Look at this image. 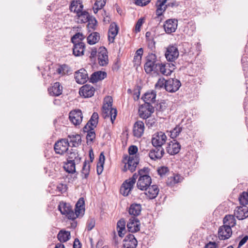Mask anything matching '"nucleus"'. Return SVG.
Masks as SVG:
<instances>
[{"label":"nucleus","mask_w":248,"mask_h":248,"mask_svg":"<svg viewBox=\"0 0 248 248\" xmlns=\"http://www.w3.org/2000/svg\"><path fill=\"white\" fill-rule=\"evenodd\" d=\"M112 99L109 96L106 97L104 100V104L102 107V114L105 118L110 119L112 123L115 121L117 111L116 108H112Z\"/></svg>","instance_id":"obj_1"},{"label":"nucleus","mask_w":248,"mask_h":248,"mask_svg":"<svg viewBox=\"0 0 248 248\" xmlns=\"http://www.w3.org/2000/svg\"><path fill=\"white\" fill-rule=\"evenodd\" d=\"M58 209L62 215L69 219L74 220L78 217V202L75 205V212L69 203L63 201L60 202Z\"/></svg>","instance_id":"obj_2"},{"label":"nucleus","mask_w":248,"mask_h":248,"mask_svg":"<svg viewBox=\"0 0 248 248\" xmlns=\"http://www.w3.org/2000/svg\"><path fill=\"white\" fill-rule=\"evenodd\" d=\"M156 56L155 54H149L146 57V62L144 64V70L147 74H150L153 71L158 72V64Z\"/></svg>","instance_id":"obj_3"},{"label":"nucleus","mask_w":248,"mask_h":248,"mask_svg":"<svg viewBox=\"0 0 248 248\" xmlns=\"http://www.w3.org/2000/svg\"><path fill=\"white\" fill-rule=\"evenodd\" d=\"M123 162L125 164L123 169L124 171L129 170L131 172L134 171L139 163V158L138 155L125 156Z\"/></svg>","instance_id":"obj_4"},{"label":"nucleus","mask_w":248,"mask_h":248,"mask_svg":"<svg viewBox=\"0 0 248 248\" xmlns=\"http://www.w3.org/2000/svg\"><path fill=\"white\" fill-rule=\"evenodd\" d=\"M69 145L68 140L62 139L55 143L54 150L56 154L62 155L68 151Z\"/></svg>","instance_id":"obj_5"},{"label":"nucleus","mask_w":248,"mask_h":248,"mask_svg":"<svg viewBox=\"0 0 248 248\" xmlns=\"http://www.w3.org/2000/svg\"><path fill=\"white\" fill-rule=\"evenodd\" d=\"M167 140V136L163 132H157L154 134L152 139V144L155 147H162Z\"/></svg>","instance_id":"obj_6"},{"label":"nucleus","mask_w":248,"mask_h":248,"mask_svg":"<svg viewBox=\"0 0 248 248\" xmlns=\"http://www.w3.org/2000/svg\"><path fill=\"white\" fill-rule=\"evenodd\" d=\"M181 85L180 81L177 79L170 78L166 81L165 89L169 92H176Z\"/></svg>","instance_id":"obj_7"},{"label":"nucleus","mask_w":248,"mask_h":248,"mask_svg":"<svg viewBox=\"0 0 248 248\" xmlns=\"http://www.w3.org/2000/svg\"><path fill=\"white\" fill-rule=\"evenodd\" d=\"M179 51L176 46L170 45L165 52V57L167 60L170 62H174L179 56Z\"/></svg>","instance_id":"obj_8"},{"label":"nucleus","mask_w":248,"mask_h":248,"mask_svg":"<svg viewBox=\"0 0 248 248\" xmlns=\"http://www.w3.org/2000/svg\"><path fill=\"white\" fill-rule=\"evenodd\" d=\"M157 66L158 71L165 76L170 75L175 69V65L173 63H163L159 62Z\"/></svg>","instance_id":"obj_9"},{"label":"nucleus","mask_w":248,"mask_h":248,"mask_svg":"<svg viewBox=\"0 0 248 248\" xmlns=\"http://www.w3.org/2000/svg\"><path fill=\"white\" fill-rule=\"evenodd\" d=\"M98 62L100 66H106L108 62V52L104 47H100L98 50Z\"/></svg>","instance_id":"obj_10"},{"label":"nucleus","mask_w":248,"mask_h":248,"mask_svg":"<svg viewBox=\"0 0 248 248\" xmlns=\"http://www.w3.org/2000/svg\"><path fill=\"white\" fill-rule=\"evenodd\" d=\"M152 179L150 176L139 177L137 186L141 190H147V188L151 185Z\"/></svg>","instance_id":"obj_11"},{"label":"nucleus","mask_w":248,"mask_h":248,"mask_svg":"<svg viewBox=\"0 0 248 248\" xmlns=\"http://www.w3.org/2000/svg\"><path fill=\"white\" fill-rule=\"evenodd\" d=\"M232 234V229L223 225L218 230V237L220 240H226L229 238Z\"/></svg>","instance_id":"obj_12"},{"label":"nucleus","mask_w":248,"mask_h":248,"mask_svg":"<svg viewBox=\"0 0 248 248\" xmlns=\"http://www.w3.org/2000/svg\"><path fill=\"white\" fill-rule=\"evenodd\" d=\"M135 184L132 180H126L124 182L121 187V193L124 196H128L133 188Z\"/></svg>","instance_id":"obj_13"},{"label":"nucleus","mask_w":248,"mask_h":248,"mask_svg":"<svg viewBox=\"0 0 248 248\" xmlns=\"http://www.w3.org/2000/svg\"><path fill=\"white\" fill-rule=\"evenodd\" d=\"M181 149V145L176 140H173L170 141L166 147V151L168 154L174 155L178 154Z\"/></svg>","instance_id":"obj_14"},{"label":"nucleus","mask_w":248,"mask_h":248,"mask_svg":"<svg viewBox=\"0 0 248 248\" xmlns=\"http://www.w3.org/2000/svg\"><path fill=\"white\" fill-rule=\"evenodd\" d=\"M127 227L129 232H135L140 229V222L139 220L135 217H131L129 219L127 223Z\"/></svg>","instance_id":"obj_15"},{"label":"nucleus","mask_w":248,"mask_h":248,"mask_svg":"<svg viewBox=\"0 0 248 248\" xmlns=\"http://www.w3.org/2000/svg\"><path fill=\"white\" fill-rule=\"evenodd\" d=\"M177 28V20L175 19L167 20L164 24V29L167 33H171L175 31Z\"/></svg>","instance_id":"obj_16"},{"label":"nucleus","mask_w":248,"mask_h":248,"mask_svg":"<svg viewBox=\"0 0 248 248\" xmlns=\"http://www.w3.org/2000/svg\"><path fill=\"white\" fill-rule=\"evenodd\" d=\"M234 215L239 220L248 217V207L246 206L237 207L234 211Z\"/></svg>","instance_id":"obj_17"},{"label":"nucleus","mask_w":248,"mask_h":248,"mask_svg":"<svg viewBox=\"0 0 248 248\" xmlns=\"http://www.w3.org/2000/svg\"><path fill=\"white\" fill-rule=\"evenodd\" d=\"M138 241L132 234H127L124 240L123 246L124 248H136Z\"/></svg>","instance_id":"obj_18"},{"label":"nucleus","mask_w":248,"mask_h":248,"mask_svg":"<svg viewBox=\"0 0 248 248\" xmlns=\"http://www.w3.org/2000/svg\"><path fill=\"white\" fill-rule=\"evenodd\" d=\"M94 91L95 90L93 86L86 84L80 88L78 93L80 96H82L85 98H88L93 95Z\"/></svg>","instance_id":"obj_19"},{"label":"nucleus","mask_w":248,"mask_h":248,"mask_svg":"<svg viewBox=\"0 0 248 248\" xmlns=\"http://www.w3.org/2000/svg\"><path fill=\"white\" fill-rule=\"evenodd\" d=\"M155 147V149L151 150L149 153V156L154 160L161 159L164 154V151L162 147Z\"/></svg>","instance_id":"obj_20"},{"label":"nucleus","mask_w":248,"mask_h":248,"mask_svg":"<svg viewBox=\"0 0 248 248\" xmlns=\"http://www.w3.org/2000/svg\"><path fill=\"white\" fill-rule=\"evenodd\" d=\"M144 131V124L142 121H138L133 126V134L134 136L140 138L143 135Z\"/></svg>","instance_id":"obj_21"},{"label":"nucleus","mask_w":248,"mask_h":248,"mask_svg":"<svg viewBox=\"0 0 248 248\" xmlns=\"http://www.w3.org/2000/svg\"><path fill=\"white\" fill-rule=\"evenodd\" d=\"M119 27L115 23H112L108 31V40L110 43H113L116 36L117 35Z\"/></svg>","instance_id":"obj_22"},{"label":"nucleus","mask_w":248,"mask_h":248,"mask_svg":"<svg viewBox=\"0 0 248 248\" xmlns=\"http://www.w3.org/2000/svg\"><path fill=\"white\" fill-rule=\"evenodd\" d=\"M80 9H78V23H86L89 20L90 17L89 13L86 11H82L83 5L81 3L80 0H78Z\"/></svg>","instance_id":"obj_23"},{"label":"nucleus","mask_w":248,"mask_h":248,"mask_svg":"<svg viewBox=\"0 0 248 248\" xmlns=\"http://www.w3.org/2000/svg\"><path fill=\"white\" fill-rule=\"evenodd\" d=\"M49 94L52 96H59L62 93V87L59 82H55L53 85L48 89Z\"/></svg>","instance_id":"obj_24"},{"label":"nucleus","mask_w":248,"mask_h":248,"mask_svg":"<svg viewBox=\"0 0 248 248\" xmlns=\"http://www.w3.org/2000/svg\"><path fill=\"white\" fill-rule=\"evenodd\" d=\"M145 195L150 199H155L157 196L159 192V189L156 185L150 186L145 190Z\"/></svg>","instance_id":"obj_25"},{"label":"nucleus","mask_w":248,"mask_h":248,"mask_svg":"<svg viewBox=\"0 0 248 248\" xmlns=\"http://www.w3.org/2000/svg\"><path fill=\"white\" fill-rule=\"evenodd\" d=\"M107 77V73L103 71H97L93 73L90 78V82L96 83L99 80L104 79Z\"/></svg>","instance_id":"obj_26"},{"label":"nucleus","mask_w":248,"mask_h":248,"mask_svg":"<svg viewBox=\"0 0 248 248\" xmlns=\"http://www.w3.org/2000/svg\"><path fill=\"white\" fill-rule=\"evenodd\" d=\"M141 211V206L140 204L133 203L131 204L128 209V213L133 217L138 216Z\"/></svg>","instance_id":"obj_27"},{"label":"nucleus","mask_w":248,"mask_h":248,"mask_svg":"<svg viewBox=\"0 0 248 248\" xmlns=\"http://www.w3.org/2000/svg\"><path fill=\"white\" fill-rule=\"evenodd\" d=\"M167 0H157L156 3L157 7L156 14L158 16H161L166 10L167 5L165 4Z\"/></svg>","instance_id":"obj_28"},{"label":"nucleus","mask_w":248,"mask_h":248,"mask_svg":"<svg viewBox=\"0 0 248 248\" xmlns=\"http://www.w3.org/2000/svg\"><path fill=\"white\" fill-rule=\"evenodd\" d=\"M223 224L231 228L234 227L236 225V220L234 216L232 215L225 216L223 219Z\"/></svg>","instance_id":"obj_29"},{"label":"nucleus","mask_w":248,"mask_h":248,"mask_svg":"<svg viewBox=\"0 0 248 248\" xmlns=\"http://www.w3.org/2000/svg\"><path fill=\"white\" fill-rule=\"evenodd\" d=\"M117 230L119 236L123 237L125 232V222L124 219H121L117 222Z\"/></svg>","instance_id":"obj_30"},{"label":"nucleus","mask_w":248,"mask_h":248,"mask_svg":"<svg viewBox=\"0 0 248 248\" xmlns=\"http://www.w3.org/2000/svg\"><path fill=\"white\" fill-rule=\"evenodd\" d=\"M105 160V157L104 153L102 152L99 155V161L97 164L96 170L98 175L102 173L104 169V164Z\"/></svg>","instance_id":"obj_31"},{"label":"nucleus","mask_w":248,"mask_h":248,"mask_svg":"<svg viewBox=\"0 0 248 248\" xmlns=\"http://www.w3.org/2000/svg\"><path fill=\"white\" fill-rule=\"evenodd\" d=\"M88 79L87 71L83 68L78 70V84H84Z\"/></svg>","instance_id":"obj_32"},{"label":"nucleus","mask_w":248,"mask_h":248,"mask_svg":"<svg viewBox=\"0 0 248 248\" xmlns=\"http://www.w3.org/2000/svg\"><path fill=\"white\" fill-rule=\"evenodd\" d=\"M156 94L154 92L146 93L142 97L145 103H154L155 101Z\"/></svg>","instance_id":"obj_33"},{"label":"nucleus","mask_w":248,"mask_h":248,"mask_svg":"<svg viewBox=\"0 0 248 248\" xmlns=\"http://www.w3.org/2000/svg\"><path fill=\"white\" fill-rule=\"evenodd\" d=\"M70 233L69 232L61 230L57 235V238L60 242H65L69 240Z\"/></svg>","instance_id":"obj_34"},{"label":"nucleus","mask_w":248,"mask_h":248,"mask_svg":"<svg viewBox=\"0 0 248 248\" xmlns=\"http://www.w3.org/2000/svg\"><path fill=\"white\" fill-rule=\"evenodd\" d=\"M100 39L99 34L97 32H94L90 34L87 38V42L90 45H93L96 43Z\"/></svg>","instance_id":"obj_35"},{"label":"nucleus","mask_w":248,"mask_h":248,"mask_svg":"<svg viewBox=\"0 0 248 248\" xmlns=\"http://www.w3.org/2000/svg\"><path fill=\"white\" fill-rule=\"evenodd\" d=\"M182 180V177L179 174H173V176L168 178L167 184L172 186L175 184L181 182Z\"/></svg>","instance_id":"obj_36"},{"label":"nucleus","mask_w":248,"mask_h":248,"mask_svg":"<svg viewBox=\"0 0 248 248\" xmlns=\"http://www.w3.org/2000/svg\"><path fill=\"white\" fill-rule=\"evenodd\" d=\"M85 211V201L83 198H80L78 199V218L83 217Z\"/></svg>","instance_id":"obj_37"},{"label":"nucleus","mask_w":248,"mask_h":248,"mask_svg":"<svg viewBox=\"0 0 248 248\" xmlns=\"http://www.w3.org/2000/svg\"><path fill=\"white\" fill-rule=\"evenodd\" d=\"M90 162L88 160H85L81 170V175L84 178H87L89 175L90 170Z\"/></svg>","instance_id":"obj_38"},{"label":"nucleus","mask_w":248,"mask_h":248,"mask_svg":"<svg viewBox=\"0 0 248 248\" xmlns=\"http://www.w3.org/2000/svg\"><path fill=\"white\" fill-rule=\"evenodd\" d=\"M65 170L69 173H73L76 171L75 162L74 160H69L64 167Z\"/></svg>","instance_id":"obj_39"},{"label":"nucleus","mask_w":248,"mask_h":248,"mask_svg":"<svg viewBox=\"0 0 248 248\" xmlns=\"http://www.w3.org/2000/svg\"><path fill=\"white\" fill-rule=\"evenodd\" d=\"M69 119L74 125H78V109L72 110L69 112Z\"/></svg>","instance_id":"obj_40"},{"label":"nucleus","mask_w":248,"mask_h":248,"mask_svg":"<svg viewBox=\"0 0 248 248\" xmlns=\"http://www.w3.org/2000/svg\"><path fill=\"white\" fill-rule=\"evenodd\" d=\"M106 0H95V2L93 7V12L95 14L97 13L98 10H101L105 5Z\"/></svg>","instance_id":"obj_41"},{"label":"nucleus","mask_w":248,"mask_h":248,"mask_svg":"<svg viewBox=\"0 0 248 248\" xmlns=\"http://www.w3.org/2000/svg\"><path fill=\"white\" fill-rule=\"evenodd\" d=\"M78 134H72L69 135L68 136V140L69 143V146L71 147H74L75 148H77V145H78V142L77 141V136Z\"/></svg>","instance_id":"obj_42"},{"label":"nucleus","mask_w":248,"mask_h":248,"mask_svg":"<svg viewBox=\"0 0 248 248\" xmlns=\"http://www.w3.org/2000/svg\"><path fill=\"white\" fill-rule=\"evenodd\" d=\"M240 204L243 206L248 204V193L247 192H242L239 197Z\"/></svg>","instance_id":"obj_43"},{"label":"nucleus","mask_w":248,"mask_h":248,"mask_svg":"<svg viewBox=\"0 0 248 248\" xmlns=\"http://www.w3.org/2000/svg\"><path fill=\"white\" fill-rule=\"evenodd\" d=\"M78 39V32L76 33L73 37L71 38V42L74 44V47L73 48V54L75 56H78V50H77V46H78V41L77 39Z\"/></svg>","instance_id":"obj_44"},{"label":"nucleus","mask_w":248,"mask_h":248,"mask_svg":"<svg viewBox=\"0 0 248 248\" xmlns=\"http://www.w3.org/2000/svg\"><path fill=\"white\" fill-rule=\"evenodd\" d=\"M145 108L140 107L139 108V115L140 118L147 119L150 117L151 113L147 112V110Z\"/></svg>","instance_id":"obj_45"},{"label":"nucleus","mask_w":248,"mask_h":248,"mask_svg":"<svg viewBox=\"0 0 248 248\" xmlns=\"http://www.w3.org/2000/svg\"><path fill=\"white\" fill-rule=\"evenodd\" d=\"M66 153L69 160H74L75 161V159L78 157V151L76 148H72L70 150L68 149Z\"/></svg>","instance_id":"obj_46"},{"label":"nucleus","mask_w":248,"mask_h":248,"mask_svg":"<svg viewBox=\"0 0 248 248\" xmlns=\"http://www.w3.org/2000/svg\"><path fill=\"white\" fill-rule=\"evenodd\" d=\"M98 114L97 112H93L88 123L93 127H96L98 122Z\"/></svg>","instance_id":"obj_47"},{"label":"nucleus","mask_w":248,"mask_h":248,"mask_svg":"<svg viewBox=\"0 0 248 248\" xmlns=\"http://www.w3.org/2000/svg\"><path fill=\"white\" fill-rule=\"evenodd\" d=\"M182 128L179 126H176L173 130L170 131V137L172 139L176 138L182 131Z\"/></svg>","instance_id":"obj_48"},{"label":"nucleus","mask_w":248,"mask_h":248,"mask_svg":"<svg viewBox=\"0 0 248 248\" xmlns=\"http://www.w3.org/2000/svg\"><path fill=\"white\" fill-rule=\"evenodd\" d=\"M68 66L66 64H62L60 65L57 69L56 72L60 75H65L68 73Z\"/></svg>","instance_id":"obj_49"},{"label":"nucleus","mask_w":248,"mask_h":248,"mask_svg":"<svg viewBox=\"0 0 248 248\" xmlns=\"http://www.w3.org/2000/svg\"><path fill=\"white\" fill-rule=\"evenodd\" d=\"M87 22H88V29L94 30L97 24V21L95 18L90 16L89 18V20H88Z\"/></svg>","instance_id":"obj_50"},{"label":"nucleus","mask_w":248,"mask_h":248,"mask_svg":"<svg viewBox=\"0 0 248 248\" xmlns=\"http://www.w3.org/2000/svg\"><path fill=\"white\" fill-rule=\"evenodd\" d=\"M95 221L94 218H90L87 222L86 224V229L90 231L92 230L95 226Z\"/></svg>","instance_id":"obj_51"},{"label":"nucleus","mask_w":248,"mask_h":248,"mask_svg":"<svg viewBox=\"0 0 248 248\" xmlns=\"http://www.w3.org/2000/svg\"><path fill=\"white\" fill-rule=\"evenodd\" d=\"M78 7V0H73L72 1L71 4L69 7V9L71 12H73L77 14L78 16V10L77 8Z\"/></svg>","instance_id":"obj_52"},{"label":"nucleus","mask_w":248,"mask_h":248,"mask_svg":"<svg viewBox=\"0 0 248 248\" xmlns=\"http://www.w3.org/2000/svg\"><path fill=\"white\" fill-rule=\"evenodd\" d=\"M95 132L93 130H92L89 132L87 134V135H86V139H87V143H88L89 142H93V140L95 139Z\"/></svg>","instance_id":"obj_53"},{"label":"nucleus","mask_w":248,"mask_h":248,"mask_svg":"<svg viewBox=\"0 0 248 248\" xmlns=\"http://www.w3.org/2000/svg\"><path fill=\"white\" fill-rule=\"evenodd\" d=\"M166 81L164 78H159L157 83L155 85V88L156 89H160L162 88H165V84H166Z\"/></svg>","instance_id":"obj_54"},{"label":"nucleus","mask_w":248,"mask_h":248,"mask_svg":"<svg viewBox=\"0 0 248 248\" xmlns=\"http://www.w3.org/2000/svg\"><path fill=\"white\" fill-rule=\"evenodd\" d=\"M144 18H140L138 20L135 29L136 32L140 31V28L142 26L143 23L144 22Z\"/></svg>","instance_id":"obj_55"},{"label":"nucleus","mask_w":248,"mask_h":248,"mask_svg":"<svg viewBox=\"0 0 248 248\" xmlns=\"http://www.w3.org/2000/svg\"><path fill=\"white\" fill-rule=\"evenodd\" d=\"M138 152V148L136 146L131 145L128 148V153L129 156H135Z\"/></svg>","instance_id":"obj_56"},{"label":"nucleus","mask_w":248,"mask_h":248,"mask_svg":"<svg viewBox=\"0 0 248 248\" xmlns=\"http://www.w3.org/2000/svg\"><path fill=\"white\" fill-rule=\"evenodd\" d=\"M141 107L145 108L146 110H147V112H150L151 114L154 112L155 109L151 105V103H144L142 105Z\"/></svg>","instance_id":"obj_57"},{"label":"nucleus","mask_w":248,"mask_h":248,"mask_svg":"<svg viewBox=\"0 0 248 248\" xmlns=\"http://www.w3.org/2000/svg\"><path fill=\"white\" fill-rule=\"evenodd\" d=\"M157 171L158 174L162 177L168 172L169 170L166 167H162L158 169Z\"/></svg>","instance_id":"obj_58"},{"label":"nucleus","mask_w":248,"mask_h":248,"mask_svg":"<svg viewBox=\"0 0 248 248\" xmlns=\"http://www.w3.org/2000/svg\"><path fill=\"white\" fill-rule=\"evenodd\" d=\"M102 16L103 18V22L105 24H108L110 21V18L108 15L104 10L102 11Z\"/></svg>","instance_id":"obj_59"},{"label":"nucleus","mask_w":248,"mask_h":248,"mask_svg":"<svg viewBox=\"0 0 248 248\" xmlns=\"http://www.w3.org/2000/svg\"><path fill=\"white\" fill-rule=\"evenodd\" d=\"M85 47V45L83 42H78V56H82L84 55V50Z\"/></svg>","instance_id":"obj_60"},{"label":"nucleus","mask_w":248,"mask_h":248,"mask_svg":"<svg viewBox=\"0 0 248 248\" xmlns=\"http://www.w3.org/2000/svg\"><path fill=\"white\" fill-rule=\"evenodd\" d=\"M136 5L139 6H145L149 3L151 0H134Z\"/></svg>","instance_id":"obj_61"},{"label":"nucleus","mask_w":248,"mask_h":248,"mask_svg":"<svg viewBox=\"0 0 248 248\" xmlns=\"http://www.w3.org/2000/svg\"><path fill=\"white\" fill-rule=\"evenodd\" d=\"M66 186L62 184H59L56 188V191H59L61 193H62L66 191Z\"/></svg>","instance_id":"obj_62"},{"label":"nucleus","mask_w":248,"mask_h":248,"mask_svg":"<svg viewBox=\"0 0 248 248\" xmlns=\"http://www.w3.org/2000/svg\"><path fill=\"white\" fill-rule=\"evenodd\" d=\"M95 127L92 126L89 123H88L86 125L83 127V131L84 133H88L92 130H94Z\"/></svg>","instance_id":"obj_63"},{"label":"nucleus","mask_w":248,"mask_h":248,"mask_svg":"<svg viewBox=\"0 0 248 248\" xmlns=\"http://www.w3.org/2000/svg\"><path fill=\"white\" fill-rule=\"evenodd\" d=\"M145 123L148 127H151L155 125V119H148L146 120Z\"/></svg>","instance_id":"obj_64"}]
</instances>
